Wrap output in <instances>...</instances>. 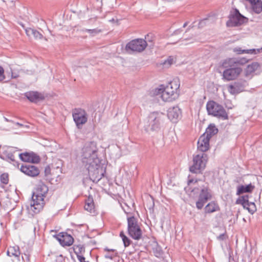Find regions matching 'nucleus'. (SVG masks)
<instances>
[{"label": "nucleus", "instance_id": "obj_1", "mask_svg": "<svg viewBox=\"0 0 262 262\" xmlns=\"http://www.w3.org/2000/svg\"><path fill=\"white\" fill-rule=\"evenodd\" d=\"M97 148L94 142L86 143L82 149L81 160L88 170L90 178L93 182H98L103 177L105 167L97 155Z\"/></svg>", "mask_w": 262, "mask_h": 262}, {"label": "nucleus", "instance_id": "obj_2", "mask_svg": "<svg viewBox=\"0 0 262 262\" xmlns=\"http://www.w3.org/2000/svg\"><path fill=\"white\" fill-rule=\"evenodd\" d=\"M180 83L179 79H174L166 86L161 85L155 90L154 94L165 102H171L179 96Z\"/></svg>", "mask_w": 262, "mask_h": 262}, {"label": "nucleus", "instance_id": "obj_3", "mask_svg": "<svg viewBox=\"0 0 262 262\" xmlns=\"http://www.w3.org/2000/svg\"><path fill=\"white\" fill-rule=\"evenodd\" d=\"M48 192V187L42 183H39L33 192L32 200L28 209L34 213L39 212L45 204V198Z\"/></svg>", "mask_w": 262, "mask_h": 262}, {"label": "nucleus", "instance_id": "obj_4", "mask_svg": "<svg viewBox=\"0 0 262 262\" xmlns=\"http://www.w3.org/2000/svg\"><path fill=\"white\" fill-rule=\"evenodd\" d=\"M165 119V114L161 112H153L148 117V121L144 125L145 130L148 133L159 131Z\"/></svg>", "mask_w": 262, "mask_h": 262}, {"label": "nucleus", "instance_id": "obj_5", "mask_svg": "<svg viewBox=\"0 0 262 262\" xmlns=\"http://www.w3.org/2000/svg\"><path fill=\"white\" fill-rule=\"evenodd\" d=\"M207 160V156L204 152H200L194 155L193 164L190 167L189 170L190 172L194 173L201 172L205 169Z\"/></svg>", "mask_w": 262, "mask_h": 262}, {"label": "nucleus", "instance_id": "obj_6", "mask_svg": "<svg viewBox=\"0 0 262 262\" xmlns=\"http://www.w3.org/2000/svg\"><path fill=\"white\" fill-rule=\"evenodd\" d=\"M206 108L209 115H211L223 120L228 119V114L224 107L213 101L207 102Z\"/></svg>", "mask_w": 262, "mask_h": 262}, {"label": "nucleus", "instance_id": "obj_7", "mask_svg": "<svg viewBox=\"0 0 262 262\" xmlns=\"http://www.w3.org/2000/svg\"><path fill=\"white\" fill-rule=\"evenodd\" d=\"M127 229L129 235L134 239H140L142 235V230L134 216L128 217Z\"/></svg>", "mask_w": 262, "mask_h": 262}, {"label": "nucleus", "instance_id": "obj_8", "mask_svg": "<svg viewBox=\"0 0 262 262\" xmlns=\"http://www.w3.org/2000/svg\"><path fill=\"white\" fill-rule=\"evenodd\" d=\"M72 116L74 122L78 129H81L88 121V115L85 110L75 108L73 111Z\"/></svg>", "mask_w": 262, "mask_h": 262}, {"label": "nucleus", "instance_id": "obj_9", "mask_svg": "<svg viewBox=\"0 0 262 262\" xmlns=\"http://www.w3.org/2000/svg\"><path fill=\"white\" fill-rule=\"evenodd\" d=\"M147 41L143 39H136L132 40L126 46L127 51L141 52L145 50L147 46Z\"/></svg>", "mask_w": 262, "mask_h": 262}, {"label": "nucleus", "instance_id": "obj_10", "mask_svg": "<svg viewBox=\"0 0 262 262\" xmlns=\"http://www.w3.org/2000/svg\"><path fill=\"white\" fill-rule=\"evenodd\" d=\"M225 68L226 70L223 72V78L227 81L235 79L242 72V69L240 67H229Z\"/></svg>", "mask_w": 262, "mask_h": 262}, {"label": "nucleus", "instance_id": "obj_11", "mask_svg": "<svg viewBox=\"0 0 262 262\" xmlns=\"http://www.w3.org/2000/svg\"><path fill=\"white\" fill-rule=\"evenodd\" d=\"M246 17L240 14L237 10H235L229 16V19L227 22L228 27H236L243 24Z\"/></svg>", "mask_w": 262, "mask_h": 262}, {"label": "nucleus", "instance_id": "obj_12", "mask_svg": "<svg viewBox=\"0 0 262 262\" xmlns=\"http://www.w3.org/2000/svg\"><path fill=\"white\" fill-rule=\"evenodd\" d=\"M211 198L210 190L207 188L202 189L199 194L198 200L196 202V206L198 209H201L204 204Z\"/></svg>", "mask_w": 262, "mask_h": 262}, {"label": "nucleus", "instance_id": "obj_13", "mask_svg": "<svg viewBox=\"0 0 262 262\" xmlns=\"http://www.w3.org/2000/svg\"><path fill=\"white\" fill-rule=\"evenodd\" d=\"M236 203L237 204H241L244 208L248 210L251 214H253L256 210L255 204L253 202H249L248 195L239 197L237 199Z\"/></svg>", "mask_w": 262, "mask_h": 262}, {"label": "nucleus", "instance_id": "obj_14", "mask_svg": "<svg viewBox=\"0 0 262 262\" xmlns=\"http://www.w3.org/2000/svg\"><path fill=\"white\" fill-rule=\"evenodd\" d=\"M248 60L244 57L239 58H228L225 60L222 63L223 68L229 67H235L236 66L243 65L248 62Z\"/></svg>", "mask_w": 262, "mask_h": 262}, {"label": "nucleus", "instance_id": "obj_15", "mask_svg": "<svg viewBox=\"0 0 262 262\" xmlns=\"http://www.w3.org/2000/svg\"><path fill=\"white\" fill-rule=\"evenodd\" d=\"M181 110L177 106L169 108L167 111V117L172 122L176 123L181 117Z\"/></svg>", "mask_w": 262, "mask_h": 262}, {"label": "nucleus", "instance_id": "obj_16", "mask_svg": "<svg viewBox=\"0 0 262 262\" xmlns=\"http://www.w3.org/2000/svg\"><path fill=\"white\" fill-rule=\"evenodd\" d=\"M56 239L62 246H71L73 244L74 239L73 237L66 232H61L55 236Z\"/></svg>", "mask_w": 262, "mask_h": 262}, {"label": "nucleus", "instance_id": "obj_17", "mask_svg": "<svg viewBox=\"0 0 262 262\" xmlns=\"http://www.w3.org/2000/svg\"><path fill=\"white\" fill-rule=\"evenodd\" d=\"M20 170L26 175L32 177H36L39 173V169L36 166L30 164L22 165Z\"/></svg>", "mask_w": 262, "mask_h": 262}, {"label": "nucleus", "instance_id": "obj_18", "mask_svg": "<svg viewBox=\"0 0 262 262\" xmlns=\"http://www.w3.org/2000/svg\"><path fill=\"white\" fill-rule=\"evenodd\" d=\"M25 96L29 101L34 103H37L45 99L43 94L35 91L26 92Z\"/></svg>", "mask_w": 262, "mask_h": 262}, {"label": "nucleus", "instance_id": "obj_19", "mask_svg": "<svg viewBox=\"0 0 262 262\" xmlns=\"http://www.w3.org/2000/svg\"><path fill=\"white\" fill-rule=\"evenodd\" d=\"M210 139L207 136L202 135L198 141V149L204 152L208 150L209 147Z\"/></svg>", "mask_w": 262, "mask_h": 262}, {"label": "nucleus", "instance_id": "obj_20", "mask_svg": "<svg viewBox=\"0 0 262 262\" xmlns=\"http://www.w3.org/2000/svg\"><path fill=\"white\" fill-rule=\"evenodd\" d=\"M20 159L27 162L31 163H38L40 161L39 156L34 154V153H24L19 154Z\"/></svg>", "mask_w": 262, "mask_h": 262}, {"label": "nucleus", "instance_id": "obj_21", "mask_svg": "<svg viewBox=\"0 0 262 262\" xmlns=\"http://www.w3.org/2000/svg\"><path fill=\"white\" fill-rule=\"evenodd\" d=\"M244 90V84L239 82L235 83L234 84H231L228 86V92L232 95L238 94L243 92Z\"/></svg>", "mask_w": 262, "mask_h": 262}, {"label": "nucleus", "instance_id": "obj_22", "mask_svg": "<svg viewBox=\"0 0 262 262\" xmlns=\"http://www.w3.org/2000/svg\"><path fill=\"white\" fill-rule=\"evenodd\" d=\"M233 51L238 54H248L255 55L262 52V47L259 49H252L247 50H242L239 47H236L233 49Z\"/></svg>", "mask_w": 262, "mask_h": 262}, {"label": "nucleus", "instance_id": "obj_23", "mask_svg": "<svg viewBox=\"0 0 262 262\" xmlns=\"http://www.w3.org/2000/svg\"><path fill=\"white\" fill-rule=\"evenodd\" d=\"M254 186L251 184L247 185H240L237 187V195H239L243 193L250 192L254 189Z\"/></svg>", "mask_w": 262, "mask_h": 262}, {"label": "nucleus", "instance_id": "obj_24", "mask_svg": "<svg viewBox=\"0 0 262 262\" xmlns=\"http://www.w3.org/2000/svg\"><path fill=\"white\" fill-rule=\"evenodd\" d=\"M259 67V64L258 62H254L249 64L245 70V75L248 76L255 71H256Z\"/></svg>", "mask_w": 262, "mask_h": 262}, {"label": "nucleus", "instance_id": "obj_25", "mask_svg": "<svg viewBox=\"0 0 262 262\" xmlns=\"http://www.w3.org/2000/svg\"><path fill=\"white\" fill-rule=\"evenodd\" d=\"M20 254L19 248L17 246L10 247L7 250V255L9 256L18 257Z\"/></svg>", "mask_w": 262, "mask_h": 262}, {"label": "nucleus", "instance_id": "obj_26", "mask_svg": "<svg viewBox=\"0 0 262 262\" xmlns=\"http://www.w3.org/2000/svg\"><path fill=\"white\" fill-rule=\"evenodd\" d=\"M26 33L29 36L33 35L36 39H41L43 38V35L40 32L30 28L26 29Z\"/></svg>", "mask_w": 262, "mask_h": 262}, {"label": "nucleus", "instance_id": "obj_27", "mask_svg": "<svg viewBox=\"0 0 262 262\" xmlns=\"http://www.w3.org/2000/svg\"><path fill=\"white\" fill-rule=\"evenodd\" d=\"M219 210V206L214 202H211L208 204L205 208L206 213H212Z\"/></svg>", "mask_w": 262, "mask_h": 262}, {"label": "nucleus", "instance_id": "obj_28", "mask_svg": "<svg viewBox=\"0 0 262 262\" xmlns=\"http://www.w3.org/2000/svg\"><path fill=\"white\" fill-rule=\"evenodd\" d=\"M84 209L91 213L94 212V205L92 197L89 196L86 200Z\"/></svg>", "mask_w": 262, "mask_h": 262}, {"label": "nucleus", "instance_id": "obj_29", "mask_svg": "<svg viewBox=\"0 0 262 262\" xmlns=\"http://www.w3.org/2000/svg\"><path fill=\"white\" fill-rule=\"evenodd\" d=\"M217 132L218 129L214 125H210L208 127L206 130V132L203 135L207 136L209 139H210L211 137L216 134Z\"/></svg>", "mask_w": 262, "mask_h": 262}, {"label": "nucleus", "instance_id": "obj_30", "mask_svg": "<svg viewBox=\"0 0 262 262\" xmlns=\"http://www.w3.org/2000/svg\"><path fill=\"white\" fill-rule=\"evenodd\" d=\"M13 149H9L5 150L4 152V155L10 160L13 161L15 160L14 156L13 153L15 152L13 150Z\"/></svg>", "mask_w": 262, "mask_h": 262}, {"label": "nucleus", "instance_id": "obj_31", "mask_svg": "<svg viewBox=\"0 0 262 262\" xmlns=\"http://www.w3.org/2000/svg\"><path fill=\"white\" fill-rule=\"evenodd\" d=\"M82 31L83 32H88L91 36H94L100 33L101 32V30L100 29L96 28L94 29H83Z\"/></svg>", "mask_w": 262, "mask_h": 262}, {"label": "nucleus", "instance_id": "obj_32", "mask_svg": "<svg viewBox=\"0 0 262 262\" xmlns=\"http://www.w3.org/2000/svg\"><path fill=\"white\" fill-rule=\"evenodd\" d=\"M120 236L122 238L124 245L125 247H128L130 244V239L124 234L123 231L120 233Z\"/></svg>", "mask_w": 262, "mask_h": 262}, {"label": "nucleus", "instance_id": "obj_33", "mask_svg": "<svg viewBox=\"0 0 262 262\" xmlns=\"http://www.w3.org/2000/svg\"><path fill=\"white\" fill-rule=\"evenodd\" d=\"M175 62V58L172 56H169L163 62V65L165 67H168Z\"/></svg>", "mask_w": 262, "mask_h": 262}, {"label": "nucleus", "instance_id": "obj_34", "mask_svg": "<svg viewBox=\"0 0 262 262\" xmlns=\"http://www.w3.org/2000/svg\"><path fill=\"white\" fill-rule=\"evenodd\" d=\"M154 253L156 257H160L162 254L161 248L159 247H157L156 250L154 251Z\"/></svg>", "mask_w": 262, "mask_h": 262}, {"label": "nucleus", "instance_id": "obj_35", "mask_svg": "<svg viewBox=\"0 0 262 262\" xmlns=\"http://www.w3.org/2000/svg\"><path fill=\"white\" fill-rule=\"evenodd\" d=\"M5 78V76L4 75V70L0 66V81H3Z\"/></svg>", "mask_w": 262, "mask_h": 262}, {"label": "nucleus", "instance_id": "obj_36", "mask_svg": "<svg viewBox=\"0 0 262 262\" xmlns=\"http://www.w3.org/2000/svg\"><path fill=\"white\" fill-rule=\"evenodd\" d=\"M1 181L4 184H7L8 182V180L7 178V176L4 174H2L1 177Z\"/></svg>", "mask_w": 262, "mask_h": 262}, {"label": "nucleus", "instance_id": "obj_37", "mask_svg": "<svg viewBox=\"0 0 262 262\" xmlns=\"http://www.w3.org/2000/svg\"><path fill=\"white\" fill-rule=\"evenodd\" d=\"M19 76L18 74L11 70V77L12 78H16Z\"/></svg>", "mask_w": 262, "mask_h": 262}, {"label": "nucleus", "instance_id": "obj_38", "mask_svg": "<svg viewBox=\"0 0 262 262\" xmlns=\"http://www.w3.org/2000/svg\"><path fill=\"white\" fill-rule=\"evenodd\" d=\"M77 257H78V260L80 262H86L85 261V258L83 256L78 255Z\"/></svg>", "mask_w": 262, "mask_h": 262}, {"label": "nucleus", "instance_id": "obj_39", "mask_svg": "<svg viewBox=\"0 0 262 262\" xmlns=\"http://www.w3.org/2000/svg\"><path fill=\"white\" fill-rule=\"evenodd\" d=\"M217 238L220 240H224L225 238V235L224 234H221L217 237Z\"/></svg>", "mask_w": 262, "mask_h": 262}, {"label": "nucleus", "instance_id": "obj_40", "mask_svg": "<svg viewBox=\"0 0 262 262\" xmlns=\"http://www.w3.org/2000/svg\"><path fill=\"white\" fill-rule=\"evenodd\" d=\"M182 32V30L181 29H178L177 30H176L174 32H173V34L174 35H177V34H179L180 33H181Z\"/></svg>", "mask_w": 262, "mask_h": 262}, {"label": "nucleus", "instance_id": "obj_41", "mask_svg": "<svg viewBox=\"0 0 262 262\" xmlns=\"http://www.w3.org/2000/svg\"><path fill=\"white\" fill-rule=\"evenodd\" d=\"M149 37V34L147 35V36H145V39H146L147 41H152L151 40H149V39H148V38Z\"/></svg>", "mask_w": 262, "mask_h": 262}, {"label": "nucleus", "instance_id": "obj_42", "mask_svg": "<svg viewBox=\"0 0 262 262\" xmlns=\"http://www.w3.org/2000/svg\"><path fill=\"white\" fill-rule=\"evenodd\" d=\"M15 125L18 126L19 127H23L24 126L23 124L19 123H16Z\"/></svg>", "mask_w": 262, "mask_h": 262}, {"label": "nucleus", "instance_id": "obj_43", "mask_svg": "<svg viewBox=\"0 0 262 262\" xmlns=\"http://www.w3.org/2000/svg\"><path fill=\"white\" fill-rule=\"evenodd\" d=\"M188 25V22H186L184 25H183V27L185 28L187 26V25Z\"/></svg>", "mask_w": 262, "mask_h": 262}, {"label": "nucleus", "instance_id": "obj_44", "mask_svg": "<svg viewBox=\"0 0 262 262\" xmlns=\"http://www.w3.org/2000/svg\"><path fill=\"white\" fill-rule=\"evenodd\" d=\"M192 181H193L192 180H189V183L192 182Z\"/></svg>", "mask_w": 262, "mask_h": 262}, {"label": "nucleus", "instance_id": "obj_45", "mask_svg": "<svg viewBox=\"0 0 262 262\" xmlns=\"http://www.w3.org/2000/svg\"><path fill=\"white\" fill-rule=\"evenodd\" d=\"M5 120H6L7 121H8V120L7 118H5Z\"/></svg>", "mask_w": 262, "mask_h": 262}, {"label": "nucleus", "instance_id": "obj_46", "mask_svg": "<svg viewBox=\"0 0 262 262\" xmlns=\"http://www.w3.org/2000/svg\"><path fill=\"white\" fill-rule=\"evenodd\" d=\"M86 262H89V261H86Z\"/></svg>", "mask_w": 262, "mask_h": 262}]
</instances>
